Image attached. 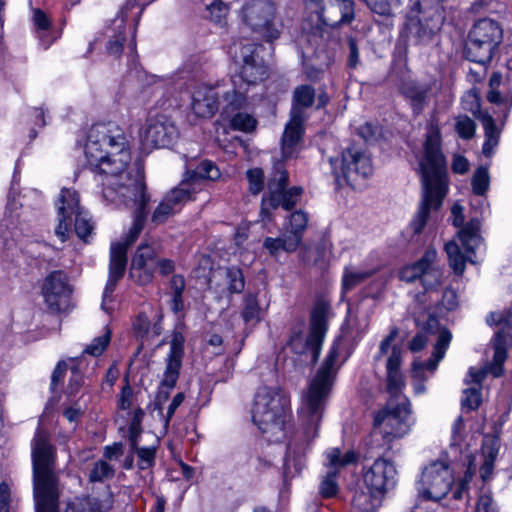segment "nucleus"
Here are the masks:
<instances>
[{
    "label": "nucleus",
    "instance_id": "obj_41",
    "mask_svg": "<svg viewBox=\"0 0 512 512\" xmlns=\"http://www.w3.org/2000/svg\"><path fill=\"white\" fill-rule=\"evenodd\" d=\"M315 100V90L310 85L298 86L293 93V106L291 113L296 109L301 116H305L304 109L312 106Z\"/></svg>",
    "mask_w": 512,
    "mask_h": 512
},
{
    "label": "nucleus",
    "instance_id": "obj_1",
    "mask_svg": "<svg viewBox=\"0 0 512 512\" xmlns=\"http://www.w3.org/2000/svg\"><path fill=\"white\" fill-rule=\"evenodd\" d=\"M87 163L105 174L103 198L117 207L134 209L132 226L120 242L128 249L144 228L150 196L140 170L131 165V152L123 130L115 123L91 127L84 148Z\"/></svg>",
    "mask_w": 512,
    "mask_h": 512
},
{
    "label": "nucleus",
    "instance_id": "obj_32",
    "mask_svg": "<svg viewBox=\"0 0 512 512\" xmlns=\"http://www.w3.org/2000/svg\"><path fill=\"white\" fill-rule=\"evenodd\" d=\"M134 7V3L127 2V4L120 11V15L116 17L112 26L106 31L108 41L106 44L107 52L112 56H119L123 49L125 41V15L127 11Z\"/></svg>",
    "mask_w": 512,
    "mask_h": 512
},
{
    "label": "nucleus",
    "instance_id": "obj_58",
    "mask_svg": "<svg viewBox=\"0 0 512 512\" xmlns=\"http://www.w3.org/2000/svg\"><path fill=\"white\" fill-rule=\"evenodd\" d=\"M475 512H498L497 506L489 492H481L476 503Z\"/></svg>",
    "mask_w": 512,
    "mask_h": 512
},
{
    "label": "nucleus",
    "instance_id": "obj_59",
    "mask_svg": "<svg viewBox=\"0 0 512 512\" xmlns=\"http://www.w3.org/2000/svg\"><path fill=\"white\" fill-rule=\"evenodd\" d=\"M476 472V464L473 459L469 457V466L465 472L464 479L460 482L459 488L454 492L455 499H461L463 491L467 490L468 483L472 480Z\"/></svg>",
    "mask_w": 512,
    "mask_h": 512
},
{
    "label": "nucleus",
    "instance_id": "obj_8",
    "mask_svg": "<svg viewBox=\"0 0 512 512\" xmlns=\"http://www.w3.org/2000/svg\"><path fill=\"white\" fill-rule=\"evenodd\" d=\"M413 423L410 402L407 398L397 403L390 400L374 419L375 431H378L387 443L407 435Z\"/></svg>",
    "mask_w": 512,
    "mask_h": 512
},
{
    "label": "nucleus",
    "instance_id": "obj_6",
    "mask_svg": "<svg viewBox=\"0 0 512 512\" xmlns=\"http://www.w3.org/2000/svg\"><path fill=\"white\" fill-rule=\"evenodd\" d=\"M258 46L253 43H234L230 47V54L240 65L238 73L231 77V87L225 93L246 95L250 89L268 76L267 67L256 56Z\"/></svg>",
    "mask_w": 512,
    "mask_h": 512
},
{
    "label": "nucleus",
    "instance_id": "obj_28",
    "mask_svg": "<svg viewBox=\"0 0 512 512\" xmlns=\"http://www.w3.org/2000/svg\"><path fill=\"white\" fill-rule=\"evenodd\" d=\"M452 339V334L447 329H442L439 334L437 341L434 345V351L431 358L427 362L415 360L412 364V377L414 379L424 381L425 371L434 373L437 369L439 362L444 358L446 350Z\"/></svg>",
    "mask_w": 512,
    "mask_h": 512
},
{
    "label": "nucleus",
    "instance_id": "obj_50",
    "mask_svg": "<svg viewBox=\"0 0 512 512\" xmlns=\"http://www.w3.org/2000/svg\"><path fill=\"white\" fill-rule=\"evenodd\" d=\"M482 402L481 388L473 386L463 391L462 406L468 410H476Z\"/></svg>",
    "mask_w": 512,
    "mask_h": 512
},
{
    "label": "nucleus",
    "instance_id": "obj_42",
    "mask_svg": "<svg viewBox=\"0 0 512 512\" xmlns=\"http://www.w3.org/2000/svg\"><path fill=\"white\" fill-rule=\"evenodd\" d=\"M216 274L225 280L226 289L229 293H240L244 289V277L242 271L237 267L219 269Z\"/></svg>",
    "mask_w": 512,
    "mask_h": 512
},
{
    "label": "nucleus",
    "instance_id": "obj_16",
    "mask_svg": "<svg viewBox=\"0 0 512 512\" xmlns=\"http://www.w3.org/2000/svg\"><path fill=\"white\" fill-rule=\"evenodd\" d=\"M224 106L221 117L228 122L229 128L245 133L253 132L257 127L255 117L242 109L248 106V96L223 92Z\"/></svg>",
    "mask_w": 512,
    "mask_h": 512
},
{
    "label": "nucleus",
    "instance_id": "obj_3",
    "mask_svg": "<svg viewBox=\"0 0 512 512\" xmlns=\"http://www.w3.org/2000/svg\"><path fill=\"white\" fill-rule=\"evenodd\" d=\"M446 161L441 151V134L438 126H427L423 156L419 161L422 179V200L418 212L411 222L414 234L422 232L431 211H437L446 195Z\"/></svg>",
    "mask_w": 512,
    "mask_h": 512
},
{
    "label": "nucleus",
    "instance_id": "obj_60",
    "mask_svg": "<svg viewBox=\"0 0 512 512\" xmlns=\"http://www.w3.org/2000/svg\"><path fill=\"white\" fill-rule=\"evenodd\" d=\"M402 349L399 346L394 345L391 348V353L387 359L386 363V370L387 371H393V370H400V365L402 361Z\"/></svg>",
    "mask_w": 512,
    "mask_h": 512
},
{
    "label": "nucleus",
    "instance_id": "obj_56",
    "mask_svg": "<svg viewBox=\"0 0 512 512\" xmlns=\"http://www.w3.org/2000/svg\"><path fill=\"white\" fill-rule=\"evenodd\" d=\"M84 384L85 381L82 373L78 370V368L72 367L71 376L65 392L66 395L68 397L77 395Z\"/></svg>",
    "mask_w": 512,
    "mask_h": 512
},
{
    "label": "nucleus",
    "instance_id": "obj_38",
    "mask_svg": "<svg viewBox=\"0 0 512 512\" xmlns=\"http://www.w3.org/2000/svg\"><path fill=\"white\" fill-rule=\"evenodd\" d=\"M133 330L135 335L142 340L157 337L162 332L161 318L159 317V319L151 325L148 317L141 313L136 317L133 323Z\"/></svg>",
    "mask_w": 512,
    "mask_h": 512
},
{
    "label": "nucleus",
    "instance_id": "obj_4",
    "mask_svg": "<svg viewBox=\"0 0 512 512\" xmlns=\"http://www.w3.org/2000/svg\"><path fill=\"white\" fill-rule=\"evenodd\" d=\"M31 447L36 512H58L60 493L55 473V448L49 435L40 429L36 431Z\"/></svg>",
    "mask_w": 512,
    "mask_h": 512
},
{
    "label": "nucleus",
    "instance_id": "obj_62",
    "mask_svg": "<svg viewBox=\"0 0 512 512\" xmlns=\"http://www.w3.org/2000/svg\"><path fill=\"white\" fill-rule=\"evenodd\" d=\"M83 411V407L78 402H74L64 409L63 414L69 422H75L82 416Z\"/></svg>",
    "mask_w": 512,
    "mask_h": 512
},
{
    "label": "nucleus",
    "instance_id": "obj_23",
    "mask_svg": "<svg viewBox=\"0 0 512 512\" xmlns=\"http://www.w3.org/2000/svg\"><path fill=\"white\" fill-rule=\"evenodd\" d=\"M158 253L159 245L155 241L143 242L137 248L131 262V274L133 277L137 276L141 284H147L152 280Z\"/></svg>",
    "mask_w": 512,
    "mask_h": 512
},
{
    "label": "nucleus",
    "instance_id": "obj_52",
    "mask_svg": "<svg viewBox=\"0 0 512 512\" xmlns=\"http://www.w3.org/2000/svg\"><path fill=\"white\" fill-rule=\"evenodd\" d=\"M143 416L144 411L141 408H138L134 411L129 425V441L131 447H136V444H138V438L141 434V421Z\"/></svg>",
    "mask_w": 512,
    "mask_h": 512
},
{
    "label": "nucleus",
    "instance_id": "obj_47",
    "mask_svg": "<svg viewBox=\"0 0 512 512\" xmlns=\"http://www.w3.org/2000/svg\"><path fill=\"white\" fill-rule=\"evenodd\" d=\"M490 177L488 169L479 167L475 170L472 178V188L476 195L482 196L489 188Z\"/></svg>",
    "mask_w": 512,
    "mask_h": 512
},
{
    "label": "nucleus",
    "instance_id": "obj_39",
    "mask_svg": "<svg viewBox=\"0 0 512 512\" xmlns=\"http://www.w3.org/2000/svg\"><path fill=\"white\" fill-rule=\"evenodd\" d=\"M375 272V269L358 270L353 266L345 267L342 275V293L345 294L351 291L366 279L370 278Z\"/></svg>",
    "mask_w": 512,
    "mask_h": 512
},
{
    "label": "nucleus",
    "instance_id": "obj_5",
    "mask_svg": "<svg viewBox=\"0 0 512 512\" xmlns=\"http://www.w3.org/2000/svg\"><path fill=\"white\" fill-rule=\"evenodd\" d=\"M252 420L268 441L284 439L291 420L288 395L277 386L260 387L254 398Z\"/></svg>",
    "mask_w": 512,
    "mask_h": 512
},
{
    "label": "nucleus",
    "instance_id": "obj_63",
    "mask_svg": "<svg viewBox=\"0 0 512 512\" xmlns=\"http://www.w3.org/2000/svg\"><path fill=\"white\" fill-rule=\"evenodd\" d=\"M441 305L447 310H453L457 307V294L451 288H446L442 294Z\"/></svg>",
    "mask_w": 512,
    "mask_h": 512
},
{
    "label": "nucleus",
    "instance_id": "obj_43",
    "mask_svg": "<svg viewBox=\"0 0 512 512\" xmlns=\"http://www.w3.org/2000/svg\"><path fill=\"white\" fill-rule=\"evenodd\" d=\"M241 315L246 324L254 325L261 320L262 311L255 294H247L245 296Z\"/></svg>",
    "mask_w": 512,
    "mask_h": 512
},
{
    "label": "nucleus",
    "instance_id": "obj_22",
    "mask_svg": "<svg viewBox=\"0 0 512 512\" xmlns=\"http://www.w3.org/2000/svg\"><path fill=\"white\" fill-rule=\"evenodd\" d=\"M397 470L394 464L384 458H378L364 474V483L373 493L384 495L395 487Z\"/></svg>",
    "mask_w": 512,
    "mask_h": 512
},
{
    "label": "nucleus",
    "instance_id": "obj_44",
    "mask_svg": "<svg viewBox=\"0 0 512 512\" xmlns=\"http://www.w3.org/2000/svg\"><path fill=\"white\" fill-rule=\"evenodd\" d=\"M308 224V216L302 210L293 212L290 215L289 223L285 227V232L289 235H296L302 242L303 232L305 231Z\"/></svg>",
    "mask_w": 512,
    "mask_h": 512
},
{
    "label": "nucleus",
    "instance_id": "obj_14",
    "mask_svg": "<svg viewBox=\"0 0 512 512\" xmlns=\"http://www.w3.org/2000/svg\"><path fill=\"white\" fill-rule=\"evenodd\" d=\"M245 22L265 40L273 41L280 35L276 7L270 0H249L243 7Z\"/></svg>",
    "mask_w": 512,
    "mask_h": 512
},
{
    "label": "nucleus",
    "instance_id": "obj_61",
    "mask_svg": "<svg viewBox=\"0 0 512 512\" xmlns=\"http://www.w3.org/2000/svg\"><path fill=\"white\" fill-rule=\"evenodd\" d=\"M207 8L212 20L215 22H220L228 12L227 6L222 2H213L210 5H207Z\"/></svg>",
    "mask_w": 512,
    "mask_h": 512
},
{
    "label": "nucleus",
    "instance_id": "obj_54",
    "mask_svg": "<svg viewBox=\"0 0 512 512\" xmlns=\"http://www.w3.org/2000/svg\"><path fill=\"white\" fill-rule=\"evenodd\" d=\"M247 180L249 183V191L257 195L263 190L264 186V173L260 168H253L246 172Z\"/></svg>",
    "mask_w": 512,
    "mask_h": 512
},
{
    "label": "nucleus",
    "instance_id": "obj_26",
    "mask_svg": "<svg viewBox=\"0 0 512 512\" xmlns=\"http://www.w3.org/2000/svg\"><path fill=\"white\" fill-rule=\"evenodd\" d=\"M185 338L181 332H174L170 341V350L166 358L161 386L171 390L179 378V372L184 356Z\"/></svg>",
    "mask_w": 512,
    "mask_h": 512
},
{
    "label": "nucleus",
    "instance_id": "obj_25",
    "mask_svg": "<svg viewBox=\"0 0 512 512\" xmlns=\"http://www.w3.org/2000/svg\"><path fill=\"white\" fill-rule=\"evenodd\" d=\"M186 185V182H181L176 188L165 195L152 213L151 222L154 225L165 223L179 211L182 204L192 199V191Z\"/></svg>",
    "mask_w": 512,
    "mask_h": 512
},
{
    "label": "nucleus",
    "instance_id": "obj_10",
    "mask_svg": "<svg viewBox=\"0 0 512 512\" xmlns=\"http://www.w3.org/2000/svg\"><path fill=\"white\" fill-rule=\"evenodd\" d=\"M288 175L282 164L274 168L273 176L268 182V195L264 196L261 203L260 217L262 221L270 220L271 210L282 206L286 210L292 209L298 202L302 188L293 187L286 189Z\"/></svg>",
    "mask_w": 512,
    "mask_h": 512
},
{
    "label": "nucleus",
    "instance_id": "obj_11",
    "mask_svg": "<svg viewBox=\"0 0 512 512\" xmlns=\"http://www.w3.org/2000/svg\"><path fill=\"white\" fill-rule=\"evenodd\" d=\"M453 482V471L448 462L435 460L424 467L416 488L423 499L439 501L448 494Z\"/></svg>",
    "mask_w": 512,
    "mask_h": 512
},
{
    "label": "nucleus",
    "instance_id": "obj_18",
    "mask_svg": "<svg viewBox=\"0 0 512 512\" xmlns=\"http://www.w3.org/2000/svg\"><path fill=\"white\" fill-rule=\"evenodd\" d=\"M508 335L500 330L495 334L493 340L494 355L491 363L481 368L470 367L467 376L464 379L466 385L474 384L481 388L482 382L488 373L494 377H499L503 373V364L507 358Z\"/></svg>",
    "mask_w": 512,
    "mask_h": 512
},
{
    "label": "nucleus",
    "instance_id": "obj_12",
    "mask_svg": "<svg viewBox=\"0 0 512 512\" xmlns=\"http://www.w3.org/2000/svg\"><path fill=\"white\" fill-rule=\"evenodd\" d=\"M329 163L336 181L342 177L353 187L372 173L370 157L355 147L344 151L340 160L330 158Z\"/></svg>",
    "mask_w": 512,
    "mask_h": 512
},
{
    "label": "nucleus",
    "instance_id": "obj_20",
    "mask_svg": "<svg viewBox=\"0 0 512 512\" xmlns=\"http://www.w3.org/2000/svg\"><path fill=\"white\" fill-rule=\"evenodd\" d=\"M58 225L55 229L56 236L62 241L69 238L73 216L82 210L79 195L73 189L63 188L56 201Z\"/></svg>",
    "mask_w": 512,
    "mask_h": 512
},
{
    "label": "nucleus",
    "instance_id": "obj_9",
    "mask_svg": "<svg viewBox=\"0 0 512 512\" xmlns=\"http://www.w3.org/2000/svg\"><path fill=\"white\" fill-rule=\"evenodd\" d=\"M329 313L330 305L325 301H318L312 310L309 334L307 336L295 334L290 339L291 349L298 354L309 353L312 363H315L320 355L327 332Z\"/></svg>",
    "mask_w": 512,
    "mask_h": 512
},
{
    "label": "nucleus",
    "instance_id": "obj_27",
    "mask_svg": "<svg viewBox=\"0 0 512 512\" xmlns=\"http://www.w3.org/2000/svg\"><path fill=\"white\" fill-rule=\"evenodd\" d=\"M223 92L219 91V86H197L192 93L191 106L194 114L202 118L212 117L218 111V97L223 96Z\"/></svg>",
    "mask_w": 512,
    "mask_h": 512
},
{
    "label": "nucleus",
    "instance_id": "obj_24",
    "mask_svg": "<svg viewBox=\"0 0 512 512\" xmlns=\"http://www.w3.org/2000/svg\"><path fill=\"white\" fill-rule=\"evenodd\" d=\"M127 248L121 243H113L110 247L109 275L106 282L101 308L109 312L107 303L111 301L117 282L123 277L127 265Z\"/></svg>",
    "mask_w": 512,
    "mask_h": 512
},
{
    "label": "nucleus",
    "instance_id": "obj_37",
    "mask_svg": "<svg viewBox=\"0 0 512 512\" xmlns=\"http://www.w3.org/2000/svg\"><path fill=\"white\" fill-rule=\"evenodd\" d=\"M479 119L484 127L486 137L482 152L485 156L490 157L499 143L500 131L496 127L493 117L488 113L480 114Z\"/></svg>",
    "mask_w": 512,
    "mask_h": 512
},
{
    "label": "nucleus",
    "instance_id": "obj_29",
    "mask_svg": "<svg viewBox=\"0 0 512 512\" xmlns=\"http://www.w3.org/2000/svg\"><path fill=\"white\" fill-rule=\"evenodd\" d=\"M353 3L350 0H325L319 11V19L327 26H337L353 19Z\"/></svg>",
    "mask_w": 512,
    "mask_h": 512
},
{
    "label": "nucleus",
    "instance_id": "obj_17",
    "mask_svg": "<svg viewBox=\"0 0 512 512\" xmlns=\"http://www.w3.org/2000/svg\"><path fill=\"white\" fill-rule=\"evenodd\" d=\"M177 136L176 126L164 115L149 118L140 134L142 145L146 149L167 148Z\"/></svg>",
    "mask_w": 512,
    "mask_h": 512
},
{
    "label": "nucleus",
    "instance_id": "obj_51",
    "mask_svg": "<svg viewBox=\"0 0 512 512\" xmlns=\"http://www.w3.org/2000/svg\"><path fill=\"white\" fill-rule=\"evenodd\" d=\"M111 340V332L106 329L105 332L96 338L86 347L85 352L92 356H99L106 349Z\"/></svg>",
    "mask_w": 512,
    "mask_h": 512
},
{
    "label": "nucleus",
    "instance_id": "obj_13",
    "mask_svg": "<svg viewBox=\"0 0 512 512\" xmlns=\"http://www.w3.org/2000/svg\"><path fill=\"white\" fill-rule=\"evenodd\" d=\"M400 278L408 283L419 279L425 291L433 294L442 284L443 278V271L438 264L436 250L433 248L427 249L418 261L403 267L400 271Z\"/></svg>",
    "mask_w": 512,
    "mask_h": 512
},
{
    "label": "nucleus",
    "instance_id": "obj_7",
    "mask_svg": "<svg viewBox=\"0 0 512 512\" xmlns=\"http://www.w3.org/2000/svg\"><path fill=\"white\" fill-rule=\"evenodd\" d=\"M502 38L503 30L497 21L490 18L478 20L469 32L464 50L466 58L471 62L486 65Z\"/></svg>",
    "mask_w": 512,
    "mask_h": 512
},
{
    "label": "nucleus",
    "instance_id": "obj_15",
    "mask_svg": "<svg viewBox=\"0 0 512 512\" xmlns=\"http://www.w3.org/2000/svg\"><path fill=\"white\" fill-rule=\"evenodd\" d=\"M479 229V221L472 219L458 232L461 244L466 250V255L461 252L458 244L453 241L445 245V251L448 255L450 266L458 275L463 274L466 261L475 263L470 254H473L481 244Z\"/></svg>",
    "mask_w": 512,
    "mask_h": 512
},
{
    "label": "nucleus",
    "instance_id": "obj_48",
    "mask_svg": "<svg viewBox=\"0 0 512 512\" xmlns=\"http://www.w3.org/2000/svg\"><path fill=\"white\" fill-rule=\"evenodd\" d=\"M132 451L136 453L138 457V467L141 470L148 469L151 467L155 462V454H156V448L155 447H138V444H136V447H131Z\"/></svg>",
    "mask_w": 512,
    "mask_h": 512
},
{
    "label": "nucleus",
    "instance_id": "obj_49",
    "mask_svg": "<svg viewBox=\"0 0 512 512\" xmlns=\"http://www.w3.org/2000/svg\"><path fill=\"white\" fill-rule=\"evenodd\" d=\"M114 473V468L110 464L100 460L95 462L90 472L89 479L92 482L104 481L111 479L114 476Z\"/></svg>",
    "mask_w": 512,
    "mask_h": 512
},
{
    "label": "nucleus",
    "instance_id": "obj_45",
    "mask_svg": "<svg viewBox=\"0 0 512 512\" xmlns=\"http://www.w3.org/2000/svg\"><path fill=\"white\" fill-rule=\"evenodd\" d=\"M404 387V379L400 370L387 371V389L395 402H400L404 396H401V390Z\"/></svg>",
    "mask_w": 512,
    "mask_h": 512
},
{
    "label": "nucleus",
    "instance_id": "obj_46",
    "mask_svg": "<svg viewBox=\"0 0 512 512\" xmlns=\"http://www.w3.org/2000/svg\"><path fill=\"white\" fill-rule=\"evenodd\" d=\"M72 224H74L77 236L86 241L93 228L89 214L84 209L80 210L73 216Z\"/></svg>",
    "mask_w": 512,
    "mask_h": 512
},
{
    "label": "nucleus",
    "instance_id": "obj_30",
    "mask_svg": "<svg viewBox=\"0 0 512 512\" xmlns=\"http://www.w3.org/2000/svg\"><path fill=\"white\" fill-rule=\"evenodd\" d=\"M305 116H301L300 112L296 109L290 114V120L285 126L282 136V155L283 158H291L297 151L298 144L301 140L303 133V122Z\"/></svg>",
    "mask_w": 512,
    "mask_h": 512
},
{
    "label": "nucleus",
    "instance_id": "obj_57",
    "mask_svg": "<svg viewBox=\"0 0 512 512\" xmlns=\"http://www.w3.org/2000/svg\"><path fill=\"white\" fill-rule=\"evenodd\" d=\"M496 452L490 451L488 454L483 456V462L480 466V477L483 480V482H486L491 479L493 469H494V463L496 459Z\"/></svg>",
    "mask_w": 512,
    "mask_h": 512
},
{
    "label": "nucleus",
    "instance_id": "obj_36",
    "mask_svg": "<svg viewBox=\"0 0 512 512\" xmlns=\"http://www.w3.org/2000/svg\"><path fill=\"white\" fill-rule=\"evenodd\" d=\"M300 246V238L296 235H289L286 232L277 238L267 237L264 239L263 247L269 254L276 256L280 251L292 253Z\"/></svg>",
    "mask_w": 512,
    "mask_h": 512
},
{
    "label": "nucleus",
    "instance_id": "obj_19",
    "mask_svg": "<svg viewBox=\"0 0 512 512\" xmlns=\"http://www.w3.org/2000/svg\"><path fill=\"white\" fill-rule=\"evenodd\" d=\"M72 291L67 275L60 270L51 272L42 287L45 303L53 313L66 311Z\"/></svg>",
    "mask_w": 512,
    "mask_h": 512
},
{
    "label": "nucleus",
    "instance_id": "obj_35",
    "mask_svg": "<svg viewBox=\"0 0 512 512\" xmlns=\"http://www.w3.org/2000/svg\"><path fill=\"white\" fill-rule=\"evenodd\" d=\"M22 203H18L14 196L9 194L8 202L6 205L4 218L0 224V229L5 245L8 244L9 239L16 237V230L19 225L18 210L22 207Z\"/></svg>",
    "mask_w": 512,
    "mask_h": 512
},
{
    "label": "nucleus",
    "instance_id": "obj_40",
    "mask_svg": "<svg viewBox=\"0 0 512 512\" xmlns=\"http://www.w3.org/2000/svg\"><path fill=\"white\" fill-rule=\"evenodd\" d=\"M382 497V494L373 493L370 490L356 493L352 502L353 509L357 512H376L381 504Z\"/></svg>",
    "mask_w": 512,
    "mask_h": 512
},
{
    "label": "nucleus",
    "instance_id": "obj_55",
    "mask_svg": "<svg viewBox=\"0 0 512 512\" xmlns=\"http://www.w3.org/2000/svg\"><path fill=\"white\" fill-rule=\"evenodd\" d=\"M476 125L468 116L456 118V131L461 138L469 139L474 136Z\"/></svg>",
    "mask_w": 512,
    "mask_h": 512
},
{
    "label": "nucleus",
    "instance_id": "obj_64",
    "mask_svg": "<svg viewBox=\"0 0 512 512\" xmlns=\"http://www.w3.org/2000/svg\"><path fill=\"white\" fill-rule=\"evenodd\" d=\"M511 318H512V308L510 309V311L507 315H504L501 312L490 313L486 318V322L489 325H498V324L509 325L512 321Z\"/></svg>",
    "mask_w": 512,
    "mask_h": 512
},
{
    "label": "nucleus",
    "instance_id": "obj_21",
    "mask_svg": "<svg viewBox=\"0 0 512 512\" xmlns=\"http://www.w3.org/2000/svg\"><path fill=\"white\" fill-rule=\"evenodd\" d=\"M356 453L352 450L342 455L339 448H331L326 452V466L328 468L326 476L323 478L319 491L325 498L336 495L338 491L337 473L338 471L354 462H356Z\"/></svg>",
    "mask_w": 512,
    "mask_h": 512
},
{
    "label": "nucleus",
    "instance_id": "obj_53",
    "mask_svg": "<svg viewBox=\"0 0 512 512\" xmlns=\"http://www.w3.org/2000/svg\"><path fill=\"white\" fill-rule=\"evenodd\" d=\"M367 6L379 15H389L397 7L400 0H365Z\"/></svg>",
    "mask_w": 512,
    "mask_h": 512
},
{
    "label": "nucleus",
    "instance_id": "obj_34",
    "mask_svg": "<svg viewBox=\"0 0 512 512\" xmlns=\"http://www.w3.org/2000/svg\"><path fill=\"white\" fill-rule=\"evenodd\" d=\"M112 495L100 500L94 497H75L66 505L65 512H108L112 508Z\"/></svg>",
    "mask_w": 512,
    "mask_h": 512
},
{
    "label": "nucleus",
    "instance_id": "obj_31",
    "mask_svg": "<svg viewBox=\"0 0 512 512\" xmlns=\"http://www.w3.org/2000/svg\"><path fill=\"white\" fill-rule=\"evenodd\" d=\"M398 89L400 94L409 102L413 113L419 115L426 105L430 87L413 79H404Z\"/></svg>",
    "mask_w": 512,
    "mask_h": 512
},
{
    "label": "nucleus",
    "instance_id": "obj_2",
    "mask_svg": "<svg viewBox=\"0 0 512 512\" xmlns=\"http://www.w3.org/2000/svg\"><path fill=\"white\" fill-rule=\"evenodd\" d=\"M340 340H335L327 356L302 393L298 417L302 431L289 442L283 466V478L287 482L298 475L305 465L304 457L309 444L318 435V427L331 393L338 370Z\"/></svg>",
    "mask_w": 512,
    "mask_h": 512
},
{
    "label": "nucleus",
    "instance_id": "obj_33",
    "mask_svg": "<svg viewBox=\"0 0 512 512\" xmlns=\"http://www.w3.org/2000/svg\"><path fill=\"white\" fill-rule=\"evenodd\" d=\"M220 177L218 167L211 161H202L196 169L188 170L181 182H186V187L192 191V196L201 190L203 180H216Z\"/></svg>",
    "mask_w": 512,
    "mask_h": 512
}]
</instances>
